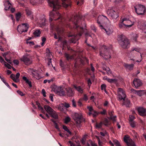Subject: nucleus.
Listing matches in <instances>:
<instances>
[{
  "label": "nucleus",
  "mask_w": 146,
  "mask_h": 146,
  "mask_svg": "<svg viewBox=\"0 0 146 146\" xmlns=\"http://www.w3.org/2000/svg\"><path fill=\"white\" fill-rule=\"evenodd\" d=\"M134 24L133 22H132L131 21L129 20L128 19L126 18H124L121 22V23L119 24V26L120 28H121L123 25L127 27H131Z\"/></svg>",
  "instance_id": "9"
},
{
  "label": "nucleus",
  "mask_w": 146,
  "mask_h": 146,
  "mask_svg": "<svg viewBox=\"0 0 146 146\" xmlns=\"http://www.w3.org/2000/svg\"><path fill=\"white\" fill-rule=\"evenodd\" d=\"M42 93L43 94V96L44 97H46V93L45 90L44 89H42Z\"/></svg>",
  "instance_id": "55"
},
{
  "label": "nucleus",
  "mask_w": 146,
  "mask_h": 146,
  "mask_svg": "<svg viewBox=\"0 0 146 146\" xmlns=\"http://www.w3.org/2000/svg\"><path fill=\"white\" fill-rule=\"evenodd\" d=\"M21 13L18 12L16 14V19L17 21H19L21 17Z\"/></svg>",
  "instance_id": "32"
},
{
  "label": "nucleus",
  "mask_w": 146,
  "mask_h": 146,
  "mask_svg": "<svg viewBox=\"0 0 146 146\" xmlns=\"http://www.w3.org/2000/svg\"><path fill=\"white\" fill-rule=\"evenodd\" d=\"M103 123L101 122L99 123H96V128H100L102 127Z\"/></svg>",
  "instance_id": "38"
},
{
  "label": "nucleus",
  "mask_w": 146,
  "mask_h": 146,
  "mask_svg": "<svg viewBox=\"0 0 146 146\" xmlns=\"http://www.w3.org/2000/svg\"><path fill=\"white\" fill-rule=\"evenodd\" d=\"M83 100L81 98L80 99L78 102V104L79 106H81L82 105V102Z\"/></svg>",
  "instance_id": "57"
},
{
  "label": "nucleus",
  "mask_w": 146,
  "mask_h": 146,
  "mask_svg": "<svg viewBox=\"0 0 146 146\" xmlns=\"http://www.w3.org/2000/svg\"><path fill=\"white\" fill-rule=\"evenodd\" d=\"M129 124L130 126L133 128H134L136 127V122L133 121V119L130 118V119L129 120Z\"/></svg>",
  "instance_id": "26"
},
{
  "label": "nucleus",
  "mask_w": 146,
  "mask_h": 146,
  "mask_svg": "<svg viewBox=\"0 0 146 146\" xmlns=\"http://www.w3.org/2000/svg\"><path fill=\"white\" fill-rule=\"evenodd\" d=\"M26 42L27 44H29L31 45H34V43L33 41H29L28 40H27Z\"/></svg>",
  "instance_id": "54"
},
{
  "label": "nucleus",
  "mask_w": 146,
  "mask_h": 146,
  "mask_svg": "<svg viewBox=\"0 0 146 146\" xmlns=\"http://www.w3.org/2000/svg\"><path fill=\"white\" fill-rule=\"evenodd\" d=\"M85 60L88 63L89 60L86 58H85L84 59H82L81 58L80 59V61L81 63L83 65H84V62Z\"/></svg>",
  "instance_id": "34"
},
{
  "label": "nucleus",
  "mask_w": 146,
  "mask_h": 146,
  "mask_svg": "<svg viewBox=\"0 0 146 146\" xmlns=\"http://www.w3.org/2000/svg\"><path fill=\"white\" fill-rule=\"evenodd\" d=\"M90 65L91 70L93 72H94L95 71V69L94 67L93 66L92 64H91Z\"/></svg>",
  "instance_id": "64"
},
{
  "label": "nucleus",
  "mask_w": 146,
  "mask_h": 146,
  "mask_svg": "<svg viewBox=\"0 0 146 146\" xmlns=\"http://www.w3.org/2000/svg\"><path fill=\"white\" fill-rule=\"evenodd\" d=\"M109 16L111 17L113 19H117L118 17V13L113 10H108L107 12Z\"/></svg>",
  "instance_id": "13"
},
{
  "label": "nucleus",
  "mask_w": 146,
  "mask_h": 146,
  "mask_svg": "<svg viewBox=\"0 0 146 146\" xmlns=\"http://www.w3.org/2000/svg\"><path fill=\"white\" fill-rule=\"evenodd\" d=\"M117 94L118 95V98L120 100H123L124 101L123 104L127 107H130L131 106L129 100H125L126 95L124 91L122 88H119L118 89Z\"/></svg>",
  "instance_id": "4"
},
{
  "label": "nucleus",
  "mask_w": 146,
  "mask_h": 146,
  "mask_svg": "<svg viewBox=\"0 0 146 146\" xmlns=\"http://www.w3.org/2000/svg\"><path fill=\"white\" fill-rule=\"evenodd\" d=\"M104 124L106 126H108L109 125V121L106 118H105L103 121Z\"/></svg>",
  "instance_id": "35"
},
{
  "label": "nucleus",
  "mask_w": 146,
  "mask_h": 146,
  "mask_svg": "<svg viewBox=\"0 0 146 146\" xmlns=\"http://www.w3.org/2000/svg\"><path fill=\"white\" fill-rule=\"evenodd\" d=\"M118 41L120 45L123 48L128 49L130 47V41L124 36L122 35H118Z\"/></svg>",
  "instance_id": "3"
},
{
  "label": "nucleus",
  "mask_w": 146,
  "mask_h": 146,
  "mask_svg": "<svg viewBox=\"0 0 146 146\" xmlns=\"http://www.w3.org/2000/svg\"><path fill=\"white\" fill-rule=\"evenodd\" d=\"M26 13L27 15L28 16H30L31 17V19H33V17H32V13L31 11L28 9H26Z\"/></svg>",
  "instance_id": "31"
},
{
  "label": "nucleus",
  "mask_w": 146,
  "mask_h": 146,
  "mask_svg": "<svg viewBox=\"0 0 146 146\" xmlns=\"http://www.w3.org/2000/svg\"><path fill=\"white\" fill-rule=\"evenodd\" d=\"M45 22V19H43L42 20L41 24L42 26H44L46 24Z\"/></svg>",
  "instance_id": "52"
},
{
  "label": "nucleus",
  "mask_w": 146,
  "mask_h": 146,
  "mask_svg": "<svg viewBox=\"0 0 146 146\" xmlns=\"http://www.w3.org/2000/svg\"><path fill=\"white\" fill-rule=\"evenodd\" d=\"M137 111L140 115L142 116L146 115V109L142 107H139L137 108Z\"/></svg>",
  "instance_id": "17"
},
{
  "label": "nucleus",
  "mask_w": 146,
  "mask_h": 146,
  "mask_svg": "<svg viewBox=\"0 0 146 146\" xmlns=\"http://www.w3.org/2000/svg\"><path fill=\"white\" fill-rule=\"evenodd\" d=\"M50 6L53 8V10L50 12L49 16V21L51 22L52 20H58L60 24L65 25L66 24L65 20L59 13L56 11L59 9L61 6V3L63 7H67L68 5L64 2L65 0H47ZM68 5L69 4H68ZM82 18L81 16L79 15H76L73 17L69 20L70 22L72 23L73 25L70 24H66V27L72 28H73L76 30L79 35L81 36L83 33V28L82 27L78 25L79 21Z\"/></svg>",
  "instance_id": "1"
},
{
  "label": "nucleus",
  "mask_w": 146,
  "mask_h": 146,
  "mask_svg": "<svg viewBox=\"0 0 146 146\" xmlns=\"http://www.w3.org/2000/svg\"><path fill=\"white\" fill-rule=\"evenodd\" d=\"M0 61L2 63H4V64L7 63V62L5 61L4 59L1 56H0Z\"/></svg>",
  "instance_id": "44"
},
{
  "label": "nucleus",
  "mask_w": 146,
  "mask_h": 146,
  "mask_svg": "<svg viewBox=\"0 0 146 146\" xmlns=\"http://www.w3.org/2000/svg\"><path fill=\"white\" fill-rule=\"evenodd\" d=\"M138 37V35L137 34H135L132 37V39L133 40L135 41H136L137 40V38Z\"/></svg>",
  "instance_id": "42"
},
{
  "label": "nucleus",
  "mask_w": 146,
  "mask_h": 146,
  "mask_svg": "<svg viewBox=\"0 0 146 146\" xmlns=\"http://www.w3.org/2000/svg\"><path fill=\"white\" fill-rule=\"evenodd\" d=\"M124 66L126 69H129V70H131L133 69L134 65L133 64H124Z\"/></svg>",
  "instance_id": "22"
},
{
  "label": "nucleus",
  "mask_w": 146,
  "mask_h": 146,
  "mask_svg": "<svg viewBox=\"0 0 146 146\" xmlns=\"http://www.w3.org/2000/svg\"><path fill=\"white\" fill-rule=\"evenodd\" d=\"M123 140L127 146H136L134 142L129 136L125 135L123 138Z\"/></svg>",
  "instance_id": "11"
},
{
  "label": "nucleus",
  "mask_w": 146,
  "mask_h": 146,
  "mask_svg": "<svg viewBox=\"0 0 146 146\" xmlns=\"http://www.w3.org/2000/svg\"><path fill=\"white\" fill-rule=\"evenodd\" d=\"M75 120L76 121V123L80 124L81 123L85 121V119L83 117L82 115L77 113H75L74 114Z\"/></svg>",
  "instance_id": "12"
},
{
  "label": "nucleus",
  "mask_w": 146,
  "mask_h": 146,
  "mask_svg": "<svg viewBox=\"0 0 146 146\" xmlns=\"http://www.w3.org/2000/svg\"><path fill=\"white\" fill-rule=\"evenodd\" d=\"M64 56L66 58V59L68 62L70 61L71 60L74 58V57L72 55H70L69 54L65 53L64 54Z\"/></svg>",
  "instance_id": "21"
},
{
  "label": "nucleus",
  "mask_w": 146,
  "mask_h": 146,
  "mask_svg": "<svg viewBox=\"0 0 146 146\" xmlns=\"http://www.w3.org/2000/svg\"><path fill=\"white\" fill-rule=\"evenodd\" d=\"M40 34L41 31L39 29L35 30L33 33L34 35L37 37L39 36Z\"/></svg>",
  "instance_id": "25"
},
{
  "label": "nucleus",
  "mask_w": 146,
  "mask_h": 146,
  "mask_svg": "<svg viewBox=\"0 0 146 146\" xmlns=\"http://www.w3.org/2000/svg\"><path fill=\"white\" fill-rule=\"evenodd\" d=\"M44 108L47 112L51 116L56 119L58 118V116L55 111L50 106L48 105H45Z\"/></svg>",
  "instance_id": "8"
},
{
  "label": "nucleus",
  "mask_w": 146,
  "mask_h": 146,
  "mask_svg": "<svg viewBox=\"0 0 146 146\" xmlns=\"http://www.w3.org/2000/svg\"><path fill=\"white\" fill-rule=\"evenodd\" d=\"M81 99H82L83 101L84 100L85 101H87L88 99V97L86 94H84L83 97Z\"/></svg>",
  "instance_id": "40"
},
{
  "label": "nucleus",
  "mask_w": 146,
  "mask_h": 146,
  "mask_svg": "<svg viewBox=\"0 0 146 146\" xmlns=\"http://www.w3.org/2000/svg\"><path fill=\"white\" fill-rule=\"evenodd\" d=\"M13 62L16 65H18L19 64V61L17 60H13Z\"/></svg>",
  "instance_id": "59"
},
{
  "label": "nucleus",
  "mask_w": 146,
  "mask_h": 146,
  "mask_svg": "<svg viewBox=\"0 0 146 146\" xmlns=\"http://www.w3.org/2000/svg\"><path fill=\"white\" fill-rule=\"evenodd\" d=\"M113 112H111L109 114L110 119L111 120L114 121H115L116 118V116H113Z\"/></svg>",
  "instance_id": "29"
},
{
  "label": "nucleus",
  "mask_w": 146,
  "mask_h": 146,
  "mask_svg": "<svg viewBox=\"0 0 146 146\" xmlns=\"http://www.w3.org/2000/svg\"><path fill=\"white\" fill-rule=\"evenodd\" d=\"M54 125L55 127L58 130H59L60 129L59 128L58 125L57 123L56 122H55L54 123Z\"/></svg>",
  "instance_id": "56"
},
{
  "label": "nucleus",
  "mask_w": 146,
  "mask_h": 146,
  "mask_svg": "<svg viewBox=\"0 0 146 146\" xmlns=\"http://www.w3.org/2000/svg\"><path fill=\"white\" fill-rule=\"evenodd\" d=\"M4 5L5 7V10H8L10 8L11 4L8 0H7L5 1Z\"/></svg>",
  "instance_id": "20"
},
{
  "label": "nucleus",
  "mask_w": 146,
  "mask_h": 146,
  "mask_svg": "<svg viewBox=\"0 0 146 146\" xmlns=\"http://www.w3.org/2000/svg\"><path fill=\"white\" fill-rule=\"evenodd\" d=\"M29 25L26 23H22L18 26L17 30L18 31L21 33L26 32L28 31Z\"/></svg>",
  "instance_id": "10"
},
{
  "label": "nucleus",
  "mask_w": 146,
  "mask_h": 146,
  "mask_svg": "<svg viewBox=\"0 0 146 146\" xmlns=\"http://www.w3.org/2000/svg\"><path fill=\"white\" fill-rule=\"evenodd\" d=\"M106 80L109 82L111 83H116L117 80L116 79H112L110 78H107Z\"/></svg>",
  "instance_id": "28"
},
{
  "label": "nucleus",
  "mask_w": 146,
  "mask_h": 146,
  "mask_svg": "<svg viewBox=\"0 0 146 146\" xmlns=\"http://www.w3.org/2000/svg\"><path fill=\"white\" fill-rule=\"evenodd\" d=\"M131 91H135V92H137V94L139 96H142L144 94L146 95V91L140 90V91H136L133 89L131 90Z\"/></svg>",
  "instance_id": "19"
},
{
  "label": "nucleus",
  "mask_w": 146,
  "mask_h": 146,
  "mask_svg": "<svg viewBox=\"0 0 146 146\" xmlns=\"http://www.w3.org/2000/svg\"><path fill=\"white\" fill-rule=\"evenodd\" d=\"M102 90H104L106 89V86L105 84H102L101 86Z\"/></svg>",
  "instance_id": "51"
},
{
  "label": "nucleus",
  "mask_w": 146,
  "mask_h": 146,
  "mask_svg": "<svg viewBox=\"0 0 146 146\" xmlns=\"http://www.w3.org/2000/svg\"><path fill=\"white\" fill-rule=\"evenodd\" d=\"M17 93L20 95L21 96H23L24 95V94H23L22 92H21L20 90H18L17 91Z\"/></svg>",
  "instance_id": "53"
},
{
  "label": "nucleus",
  "mask_w": 146,
  "mask_h": 146,
  "mask_svg": "<svg viewBox=\"0 0 146 146\" xmlns=\"http://www.w3.org/2000/svg\"><path fill=\"white\" fill-rule=\"evenodd\" d=\"M54 95L52 94H50L49 96V98L52 101H53V96Z\"/></svg>",
  "instance_id": "61"
},
{
  "label": "nucleus",
  "mask_w": 146,
  "mask_h": 146,
  "mask_svg": "<svg viewBox=\"0 0 146 146\" xmlns=\"http://www.w3.org/2000/svg\"><path fill=\"white\" fill-rule=\"evenodd\" d=\"M10 77L15 82H18L19 81L18 80L15 79V75L13 74H12L10 76Z\"/></svg>",
  "instance_id": "33"
},
{
  "label": "nucleus",
  "mask_w": 146,
  "mask_h": 146,
  "mask_svg": "<svg viewBox=\"0 0 146 146\" xmlns=\"http://www.w3.org/2000/svg\"><path fill=\"white\" fill-rule=\"evenodd\" d=\"M63 104H64V106L65 108H68L70 107L69 104L68 103H64Z\"/></svg>",
  "instance_id": "50"
},
{
  "label": "nucleus",
  "mask_w": 146,
  "mask_h": 146,
  "mask_svg": "<svg viewBox=\"0 0 146 146\" xmlns=\"http://www.w3.org/2000/svg\"><path fill=\"white\" fill-rule=\"evenodd\" d=\"M44 0H36L35 3L38 4H40L44 2Z\"/></svg>",
  "instance_id": "47"
},
{
  "label": "nucleus",
  "mask_w": 146,
  "mask_h": 146,
  "mask_svg": "<svg viewBox=\"0 0 146 146\" xmlns=\"http://www.w3.org/2000/svg\"><path fill=\"white\" fill-rule=\"evenodd\" d=\"M4 65L7 67L8 69H11L12 67L9 64L7 63H6V64H4Z\"/></svg>",
  "instance_id": "48"
},
{
  "label": "nucleus",
  "mask_w": 146,
  "mask_h": 146,
  "mask_svg": "<svg viewBox=\"0 0 146 146\" xmlns=\"http://www.w3.org/2000/svg\"><path fill=\"white\" fill-rule=\"evenodd\" d=\"M66 94L68 96H72L74 94L73 91L71 88H68L66 89Z\"/></svg>",
  "instance_id": "18"
},
{
  "label": "nucleus",
  "mask_w": 146,
  "mask_h": 146,
  "mask_svg": "<svg viewBox=\"0 0 146 146\" xmlns=\"http://www.w3.org/2000/svg\"><path fill=\"white\" fill-rule=\"evenodd\" d=\"M99 114V112L94 110L92 112H89L88 113V115H92L93 117L95 118Z\"/></svg>",
  "instance_id": "24"
},
{
  "label": "nucleus",
  "mask_w": 146,
  "mask_h": 146,
  "mask_svg": "<svg viewBox=\"0 0 146 146\" xmlns=\"http://www.w3.org/2000/svg\"><path fill=\"white\" fill-rule=\"evenodd\" d=\"M112 51L111 46L108 47L103 45L100 50V54L104 59H108L111 57V52Z\"/></svg>",
  "instance_id": "2"
},
{
  "label": "nucleus",
  "mask_w": 146,
  "mask_h": 146,
  "mask_svg": "<svg viewBox=\"0 0 146 146\" xmlns=\"http://www.w3.org/2000/svg\"><path fill=\"white\" fill-rule=\"evenodd\" d=\"M113 142L116 146H121L119 142L117 140H114Z\"/></svg>",
  "instance_id": "39"
},
{
  "label": "nucleus",
  "mask_w": 146,
  "mask_h": 146,
  "mask_svg": "<svg viewBox=\"0 0 146 146\" xmlns=\"http://www.w3.org/2000/svg\"><path fill=\"white\" fill-rule=\"evenodd\" d=\"M72 106L73 107H76V102L74 100H73L72 101Z\"/></svg>",
  "instance_id": "58"
},
{
  "label": "nucleus",
  "mask_w": 146,
  "mask_h": 146,
  "mask_svg": "<svg viewBox=\"0 0 146 146\" xmlns=\"http://www.w3.org/2000/svg\"><path fill=\"white\" fill-rule=\"evenodd\" d=\"M64 2L65 3H66V4H67L68 5V4H69V5H67V7H64L65 8H68L71 7V2L70 0H65L64 1Z\"/></svg>",
  "instance_id": "30"
},
{
  "label": "nucleus",
  "mask_w": 146,
  "mask_h": 146,
  "mask_svg": "<svg viewBox=\"0 0 146 146\" xmlns=\"http://www.w3.org/2000/svg\"><path fill=\"white\" fill-rule=\"evenodd\" d=\"M52 90L58 95L63 96L65 95V90L61 87L58 86L56 85H53L51 86Z\"/></svg>",
  "instance_id": "7"
},
{
  "label": "nucleus",
  "mask_w": 146,
  "mask_h": 146,
  "mask_svg": "<svg viewBox=\"0 0 146 146\" xmlns=\"http://www.w3.org/2000/svg\"><path fill=\"white\" fill-rule=\"evenodd\" d=\"M5 60L7 61L8 63L11 64L12 62H11V61L9 59H7V58H5Z\"/></svg>",
  "instance_id": "62"
},
{
  "label": "nucleus",
  "mask_w": 146,
  "mask_h": 146,
  "mask_svg": "<svg viewBox=\"0 0 146 146\" xmlns=\"http://www.w3.org/2000/svg\"><path fill=\"white\" fill-rule=\"evenodd\" d=\"M103 17H104L105 18V20L106 21H109L108 19L106 16H104V15H102L98 17V19L97 21V23L98 24L99 27L101 29H104V31L106 32V34L108 35H110L112 33L113 31L112 29H109L108 30H107L105 28H104L103 25H101V22H103L102 21V19H103Z\"/></svg>",
  "instance_id": "5"
},
{
  "label": "nucleus",
  "mask_w": 146,
  "mask_h": 146,
  "mask_svg": "<svg viewBox=\"0 0 146 146\" xmlns=\"http://www.w3.org/2000/svg\"><path fill=\"white\" fill-rule=\"evenodd\" d=\"M140 49L138 48H132L129 53V55L131 58L135 57L138 52H139Z\"/></svg>",
  "instance_id": "16"
},
{
  "label": "nucleus",
  "mask_w": 146,
  "mask_h": 146,
  "mask_svg": "<svg viewBox=\"0 0 146 146\" xmlns=\"http://www.w3.org/2000/svg\"><path fill=\"white\" fill-rule=\"evenodd\" d=\"M38 107L39 108H40L41 110V112L42 113L44 114H45V112L43 110V109L42 107L40 105V104H39V105H38Z\"/></svg>",
  "instance_id": "43"
},
{
  "label": "nucleus",
  "mask_w": 146,
  "mask_h": 146,
  "mask_svg": "<svg viewBox=\"0 0 146 146\" xmlns=\"http://www.w3.org/2000/svg\"><path fill=\"white\" fill-rule=\"evenodd\" d=\"M87 108L90 111V112H92L94 111L92 107L88 106L87 107Z\"/></svg>",
  "instance_id": "49"
},
{
  "label": "nucleus",
  "mask_w": 146,
  "mask_h": 146,
  "mask_svg": "<svg viewBox=\"0 0 146 146\" xmlns=\"http://www.w3.org/2000/svg\"><path fill=\"white\" fill-rule=\"evenodd\" d=\"M99 113H100L102 115H105L107 114L106 111V110L103 109V111H100L99 112Z\"/></svg>",
  "instance_id": "45"
},
{
  "label": "nucleus",
  "mask_w": 146,
  "mask_h": 146,
  "mask_svg": "<svg viewBox=\"0 0 146 146\" xmlns=\"http://www.w3.org/2000/svg\"><path fill=\"white\" fill-rule=\"evenodd\" d=\"M63 128L64 129L65 131H66L70 135H71L72 134L71 132V131L68 129L67 127L63 125Z\"/></svg>",
  "instance_id": "36"
},
{
  "label": "nucleus",
  "mask_w": 146,
  "mask_h": 146,
  "mask_svg": "<svg viewBox=\"0 0 146 146\" xmlns=\"http://www.w3.org/2000/svg\"><path fill=\"white\" fill-rule=\"evenodd\" d=\"M88 84V86L90 87L92 83L91 82V81L90 79H88L87 81Z\"/></svg>",
  "instance_id": "60"
},
{
  "label": "nucleus",
  "mask_w": 146,
  "mask_h": 146,
  "mask_svg": "<svg viewBox=\"0 0 146 146\" xmlns=\"http://www.w3.org/2000/svg\"><path fill=\"white\" fill-rule=\"evenodd\" d=\"M84 0H78L77 2V4L78 5H81L83 3Z\"/></svg>",
  "instance_id": "41"
},
{
  "label": "nucleus",
  "mask_w": 146,
  "mask_h": 146,
  "mask_svg": "<svg viewBox=\"0 0 146 146\" xmlns=\"http://www.w3.org/2000/svg\"><path fill=\"white\" fill-rule=\"evenodd\" d=\"M23 79L27 84L29 85L30 88H31L32 87V86L31 84V82L29 81L28 79H27L26 77L25 76H23Z\"/></svg>",
  "instance_id": "23"
},
{
  "label": "nucleus",
  "mask_w": 146,
  "mask_h": 146,
  "mask_svg": "<svg viewBox=\"0 0 146 146\" xmlns=\"http://www.w3.org/2000/svg\"><path fill=\"white\" fill-rule=\"evenodd\" d=\"M70 119L69 117H67L65 118V123H68L69 121H70Z\"/></svg>",
  "instance_id": "46"
},
{
  "label": "nucleus",
  "mask_w": 146,
  "mask_h": 146,
  "mask_svg": "<svg viewBox=\"0 0 146 146\" xmlns=\"http://www.w3.org/2000/svg\"><path fill=\"white\" fill-rule=\"evenodd\" d=\"M135 11L138 15H143L146 12V9L144 5L138 4L134 7Z\"/></svg>",
  "instance_id": "6"
},
{
  "label": "nucleus",
  "mask_w": 146,
  "mask_h": 146,
  "mask_svg": "<svg viewBox=\"0 0 146 146\" xmlns=\"http://www.w3.org/2000/svg\"><path fill=\"white\" fill-rule=\"evenodd\" d=\"M74 88L76 89L78 92L81 93L83 92V89L80 86H76V85H74Z\"/></svg>",
  "instance_id": "27"
},
{
  "label": "nucleus",
  "mask_w": 146,
  "mask_h": 146,
  "mask_svg": "<svg viewBox=\"0 0 146 146\" xmlns=\"http://www.w3.org/2000/svg\"><path fill=\"white\" fill-rule=\"evenodd\" d=\"M64 106V104L63 103L61 104L59 106V109L61 111H63L65 109Z\"/></svg>",
  "instance_id": "37"
},
{
  "label": "nucleus",
  "mask_w": 146,
  "mask_h": 146,
  "mask_svg": "<svg viewBox=\"0 0 146 146\" xmlns=\"http://www.w3.org/2000/svg\"><path fill=\"white\" fill-rule=\"evenodd\" d=\"M21 61L23 62L24 63L27 65H29L32 63V61L28 55L23 56L21 59Z\"/></svg>",
  "instance_id": "14"
},
{
  "label": "nucleus",
  "mask_w": 146,
  "mask_h": 146,
  "mask_svg": "<svg viewBox=\"0 0 146 146\" xmlns=\"http://www.w3.org/2000/svg\"><path fill=\"white\" fill-rule=\"evenodd\" d=\"M68 143L70 144V146H76L75 144L72 143L71 141H68Z\"/></svg>",
  "instance_id": "63"
},
{
  "label": "nucleus",
  "mask_w": 146,
  "mask_h": 146,
  "mask_svg": "<svg viewBox=\"0 0 146 146\" xmlns=\"http://www.w3.org/2000/svg\"><path fill=\"white\" fill-rule=\"evenodd\" d=\"M142 85L141 81L139 79L135 78L133 81V85L135 86L136 88H139Z\"/></svg>",
  "instance_id": "15"
}]
</instances>
